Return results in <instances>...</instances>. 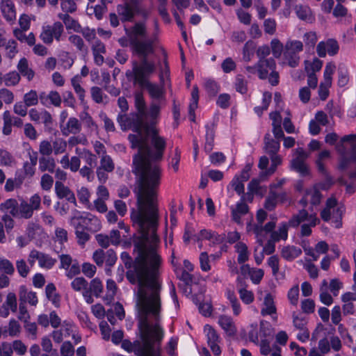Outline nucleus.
<instances>
[{
	"label": "nucleus",
	"instance_id": "obj_1",
	"mask_svg": "<svg viewBox=\"0 0 356 356\" xmlns=\"http://www.w3.org/2000/svg\"><path fill=\"white\" fill-rule=\"evenodd\" d=\"M140 235L134 241V248L138 251L135 257V270H129L126 277L131 284H138L139 309H149L152 316H159L161 310V283L159 282L161 257L155 248L146 247L149 241L147 231L138 228Z\"/></svg>",
	"mask_w": 356,
	"mask_h": 356
},
{
	"label": "nucleus",
	"instance_id": "obj_2",
	"mask_svg": "<svg viewBox=\"0 0 356 356\" xmlns=\"http://www.w3.org/2000/svg\"><path fill=\"white\" fill-rule=\"evenodd\" d=\"M151 145L147 137L142 133L143 143L136 147L138 152L133 157L132 172L137 177L138 186H160L162 170L159 165L153 163L161 161L166 148V141L159 135L157 129L151 133Z\"/></svg>",
	"mask_w": 356,
	"mask_h": 356
},
{
	"label": "nucleus",
	"instance_id": "obj_3",
	"mask_svg": "<svg viewBox=\"0 0 356 356\" xmlns=\"http://www.w3.org/2000/svg\"><path fill=\"white\" fill-rule=\"evenodd\" d=\"M160 186H138L137 210L131 213V220L134 226L147 231L152 242L159 243L157 234L159 214L156 203L158 191Z\"/></svg>",
	"mask_w": 356,
	"mask_h": 356
},
{
	"label": "nucleus",
	"instance_id": "obj_4",
	"mask_svg": "<svg viewBox=\"0 0 356 356\" xmlns=\"http://www.w3.org/2000/svg\"><path fill=\"white\" fill-rule=\"evenodd\" d=\"M149 309H139L138 315V330L141 343L135 345L136 356H162V342L165 337V330L160 324L159 316H153L154 323L149 322Z\"/></svg>",
	"mask_w": 356,
	"mask_h": 356
},
{
	"label": "nucleus",
	"instance_id": "obj_5",
	"mask_svg": "<svg viewBox=\"0 0 356 356\" xmlns=\"http://www.w3.org/2000/svg\"><path fill=\"white\" fill-rule=\"evenodd\" d=\"M124 31L129 40V44L133 54L143 58H147L154 51V40L147 39L139 40L138 37L145 38L147 35V28L144 22L135 23L130 28H124Z\"/></svg>",
	"mask_w": 356,
	"mask_h": 356
},
{
	"label": "nucleus",
	"instance_id": "obj_6",
	"mask_svg": "<svg viewBox=\"0 0 356 356\" xmlns=\"http://www.w3.org/2000/svg\"><path fill=\"white\" fill-rule=\"evenodd\" d=\"M146 115L139 113H131L129 115L126 113H119L117 117V121L119 123L121 129L123 131L131 129L135 134L128 135V140L131 144V148L136 149L139 144L143 143L142 132L145 122L144 118Z\"/></svg>",
	"mask_w": 356,
	"mask_h": 356
},
{
	"label": "nucleus",
	"instance_id": "obj_7",
	"mask_svg": "<svg viewBox=\"0 0 356 356\" xmlns=\"http://www.w3.org/2000/svg\"><path fill=\"white\" fill-rule=\"evenodd\" d=\"M156 71V65L154 61L149 60L147 58H143L138 63L133 62L132 72L130 74L133 76L134 84L139 86L149 81L151 76Z\"/></svg>",
	"mask_w": 356,
	"mask_h": 356
},
{
	"label": "nucleus",
	"instance_id": "obj_8",
	"mask_svg": "<svg viewBox=\"0 0 356 356\" xmlns=\"http://www.w3.org/2000/svg\"><path fill=\"white\" fill-rule=\"evenodd\" d=\"M63 31L64 26L63 24L60 22H56L52 25L43 26L40 38L44 43L50 44L53 42L54 39L59 42Z\"/></svg>",
	"mask_w": 356,
	"mask_h": 356
},
{
	"label": "nucleus",
	"instance_id": "obj_9",
	"mask_svg": "<svg viewBox=\"0 0 356 356\" xmlns=\"http://www.w3.org/2000/svg\"><path fill=\"white\" fill-rule=\"evenodd\" d=\"M117 12L122 22H132L139 8L136 0H131L117 6Z\"/></svg>",
	"mask_w": 356,
	"mask_h": 356
},
{
	"label": "nucleus",
	"instance_id": "obj_10",
	"mask_svg": "<svg viewBox=\"0 0 356 356\" xmlns=\"http://www.w3.org/2000/svg\"><path fill=\"white\" fill-rule=\"evenodd\" d=\"M75 227L86 229L90 232H95L100 229L101 222L99 220L90 213H86L85 216L76 222Z\"/></svg>",
	"mask_w": 356,
	"mask_h": 356
},
{
	"label": "nucleus",
	"instance_id": "obj_11",
	"mask_svg": "<svg viewBox=\"0 0 356 356\" xmlns=\"http://www.w3.org/2000/svg\"><path fill=\"white\" fill-rule=\"evenodd\" d=\"M258 76L260 79H266L269 72L276 69V62L274 58L259 59L257 63Z\"/></svg>",
	"mask_w": 356,
	"mask_h": 356
},
{
	"label": "nucleus",
	"instance_id": "obj_12",
	"mask_svg": "<svg viewBox=\"0 0 356 356\" xmlns=\"http://www.w3.org/2000/svg\"><path fill=\"white\" fill-rule=\"evenodd\" d=\"M29 257L33 259H37L38 261V264L41 268H47L48 270L51 269L56 263V259L52 258L47 254L39 252L35 249L31 251Z\"/></svg>",
	"mask_w": 356,
	"mask_h": 356
},
{
	"label": "nucleus",
	"instance_id": "obj_13",
	"mask_svg": "<svg viewBox=\"0 0 356 356\" xmlns=\"http://www.w3.org/2000/svg\"><path fill=\"white\" fill-rule=\"evenodd\" d=\"M218 323L227 336L234 337L236 334L237 329L231 316L220 315L218 318Z\"/></svg>",
	"mask_w": 356,
	"mask_h": 356
},
{
	"label": "nucleus",
	"instance_id": "obj_14",
	"mask_svg": "<svg viewBox=\"0 0 356 356\" xmlns=\"http://www.w3.org/2000/svg\"><path fill=\"white\" fill-rule=\"evenodd\" d=\"M0 9L4 19L8 22H13L16 19V10L11 0H1Z\"/></svg>",
	"mask_w": 356,
	"mask_h": 356
},
{
	"label": "nucleus",
	"instance_id": "obj_15",
	"mask_svg": "<svg viewBox=\"0 0 356 356\" xmlns=\"http://www.w3.org/2000/svg\"><path fill=\"white\" fill-rule=\"evenodd\" d=\"M249 211V207L245 202L244 195L241 196V201L237 202L236 208L232 210L231 216L232 220L240 224L241 222V216H245Z\"/></svg>",
	"mask_w": 356,
	"mask_h": 356
},
{
	"label": "nucleus",
	"instance_id": "obj_16",
	"mask_svg": "<svg viewBox=\"0 0 356 356\" xmlns=\"http://www.w3.org/2000/svg\"><path fill=\"white\" fill-rule=\"evenodd\" d=\"M19 204L17 200L9 198L0 204V209L3 212H9L13 218H19Z\"/></svg>",
	"mask_w": 356,
	"mask_h": 356
},
{
	"label": "nucleus",
	"instance_id": "obj_17",
	"mask_svg": "<svg viewBox=\"0 0 356 356\" xmlns=\"http://www.w3.org/2000/svg\"><path fill=\"white\" fill-rule=\"evenodd\" d=\"M62 134L67 136L70 134H76L81 130V125L77 118H70L65 127H60Z\"/></svg>",
	"mask_w": 356,
	"mask_h": 356
},
{
	"label": "nucleus",
	"instance_id": "obj_18",
	"mask_svg": "<svg viewBox=\"0 0 356 356\" xmlns=\"http://www.w3.org/2000/svg\"><path fill=\"white\" fill-rule=\"evenodd\" d=\"M263 304L264 307L261 310V314L262 316H272L277 314L274 298L271 293H268L265 296Z\"/></svg>",
	"mask_w": 356,
	"mask_h": 356
},
{
	"label": "nucleus",
	"instance_id": "obj_19",
	"mask_svg": "<svg viewBox=\"0 0 356 356\" xmlns=\"http://www.w3.org/2000/svg\"><path fill=\"white\" fill-rule=\"evenodd\" d=\"M199 102V89L197 85L193 86L191 91V99L188 106V115L191 121L195 120V110Z\"/></svg>",
	"mask_w": 356,
	"mask_h": 356
},
{
	"label": "nucleus",
	"instance_id": "obj_20",
	"mask_svg": "<svg viewBox=\"0 0 356 356\" xmlns=\"http://www.w3.org/2000/svg\"><path fill=\"white\" fill-rule=\"evenodd\" d=\"M140 87L142 88H145L152 99H159L163 95V86H161L156 83L148 81Z\"/></svg>",
	"mask_w": 356,
	"mask_h": 356
},
{
	"label": "nucleus",
	"instance_id": "obj_21",
	"mask_svg": "<svg viewBox=\"0 0 356 356\" xmlns=\"http://www.w3.org/2000/svg\"><path fill=\"white\" fill-rule=\"evenodd\" d=\"M58 17L63 20L67 30H74L75 32L81 31V26L79 22L73 19L69 14L59 13Z\"/></svg>",
	"mask_w": 356,
	"mask_h": 356
},
{
	"label": "nucleus",
	"instance_id": "obj_22",
	"mask_svg": "<svg viewBox=\"0 0 356 356\" xmlns=\"http://www.w3.org/2000/svg\"><path fill=\"white\" fill-rule=\"evenodd\" d=\"M265 151L269 156L277 155V153L280 148V144L278 140L272 138L269 134L264 136Z\"/></svg>",
	"mask_w": 356,
	"mask_h": 356
},
{
	"label": "nucleus",
	"instance_id": "obj_23",
	"mask_svg": "<svg viewBox=\"0 0 356 356\" xmlns=\"http://www.w3.org/2000/svg\"><path fill=\"white\" fill-rule=\"evenodd\" d=\"M301 254V249L294 245L284 246L281 251V256L289 261L298 257Z\"/></svg>",
	"mask_w": 356,
	"mask_h": 356
},
{
	"label": "nucleus",
	"instance_id": "obj_24",
	"mask_svg": "<svg viewBox=\"0 0 356 356\" xmlns=\"http://www.w3.org/2000/svg\"><path fill=\"white\" fill-rule=\"evenodd\" d=\"M236 252L238 254L237 261L239 264H244L249 259L248 246L243 242H238L234 246Z\"/></svg>",
	"mask_w": 356,
	"mask_h": 356
},
{
	"label": "nucleus",
	"instance_id": "obj_25",
	"mask_svg": "<svg viewBox=\"0 0 356 356\" xmlns=\"http://www.w3.org/2000/svg\"><path fill=\"white\" fill-rule=\"evenodd\" d=\"M17 69L23 76H26L29 81L33 79L35 72L29 67L28 60L26 58L19 60L17 64Z\"/></svg>",
	"mask_w": 356,
	"mask_h": 356
},
{
	"label": "nucleus",
	"instance_id": "obj_26",
	"mask_svg": "<svg viewBox=\"0 0 356 356\" xmlns=\"http://www.w3.org/2000/svg\"><path fill=\"white\" fill-rule=\"evenodd\" d=\"M56 288L54 284L49 283L45 287V293L47 298L51 301L52 304L58 307L60 306V296L56 292Z\"/></svg>",
	"mask_w": 356,
	"mask_h": 356
},
{
	"label": "nucleus",
	"instance_id": "obj_27",
	"mask_svg": "<svg viewBox=\"0 0 356 356\" xmlns=\"http://www.w3.org/2000/svg\"><path fill=\"white\" fill-rule=\"evenodd\" d=\"M309 213L307 210L302 209L298 211V213L293 215L289 220V226L296 228L298 227L300 224L307 220H308Z\"/></svg>",
	"mask_w": 356,
	"mask_h": 356
},
{
	"label": "nucleus",
	"instance_id": "obj_28",
	"mask_svg": "<svg viewBox=\"0 0 356 356\" xmlns=\"http://www.w3.org/2000/svg\"><path fill=\"white\" fill-rule=\"evenodd\" d=\"M56 163L53 158L42 156L39 159V169L41 172L48 171L54 173L55 171Z\"/></svg>",
	"mask_w": 356,
	"mask_h": 356
},
{
	"label": "nucleus",
	"instance_id": "obj_29",
	"mask_svg": "<svg viewBox=\"0 0 356 356\" xmlns=\"http://www.w3.org/2000/svg\"><path fill=\"white\" fill-rule=\"evenodd\" d=\"M291 165L293 169L299 172L302 176L305 177L309 174V168L302 159L299 157L293 159Z\"/></svg>",
	"mask_w": 356,
	"mask_h": 356
},
{
	"label": "nucleus",
	"instance_id": "obj_30",
	"mask_svg": "<svg viewBox=\"0 0 356 356\" xmlns=\"http://www.w3.org/2000/svg\"><path fill=\"white\" fill-rule=\"evenodd\" d=\"M204 332L206 333L208 345L220 343V337L216 330L211 325L208 324L205 325Z\"/></svg>",
	"mask_w": 356,
	"mask_h": 356
},
{
	"label": "nucleus",
	"instance_id": "obj_31",
	"mask_svg": "<svg viewBox=\"0 0 356 356\" xmlns=\"http://www.w3.org/2000/svg\"><path fill=\"white\" fill-rule=\"evenodd\" d=\"M274 329L270 322L261 321L259 334L261 339H268L273 335Z\"/></svg>",
	"mask_w": 356,
	"mask_h": 356
},
{
	"label": "nucleus",
	"instance_id": "obj_32",
	"mask_svg": "<svg viewBox=\"0 0 356 356\" xmlns=\"http://www.w3.org/2000/svg\"><path fill=\"white\" fill-rule=\"evenodd\" d=\"M34 210L32 209L31 206L25 201L22 200L19 204V213L20 218L29 219L33 215Z\"/></svg>",
	"mask_w": 356,
	"mask_h": 356
},
{
	"label": "nucleus",
	"instance_id": "obj_33",
	"mask_svg": "<svg viewBox=\"0 0 356 356\" xmlns=\"http://www.w3.org/2000/svg\"><path fill=\"white\" fill-rule=\"evenodd\" d=\"M234 87L236 92L245 95L248 92V81L242 74H237L235 79Z\"/></svg>",
	"mask_w": 356,
	"mask_h": 356
},
{
	"label": "nucleus",
	"instance_id": "obj_34",
	"mask_svg": "<svg viewBox=\"0 0 356 356\" xmlns=\"http://www.w3.org/2000/svg\"><path fill=\"white\" fill-rule=\"evenodd\" d=\"M70 43L75 46L78 51L83 54H87L88 47L85 45L82 38L78 35H72L68 38Z\"/></svg>",
	"mask_w": 356,
	"mask_h": 356
},
{
	"label": "nucleus",
	"instance_id": "obj_35",
	"mask_svg": "<svg viewBox=\"0 0 356 356\" xmlns=\"http://www.w3.org/2000/svg\"><path fill=\"white\" fill-rule=\"evenodd\" d=\"M135 99V107L137 111L136 113H139L140 114H143L147 115L146 111V103L144 99V97L142 93L137 92L134 96Z\"/></svg>",
	"mask_w": 356,
	"mask_h": 356
},
{
	"label": "nucleus",
	"instance_id": "obj_36",
	"mask_svg": "<svg viewBox=\"0 0 356 356\" xmlns=\"http://www.w3.org/2000/svg\"><path fill=\"white\" fill-rule=\"evenodd\" d=\"M20 75L16 71H12L5 74L4 83L6 86H15L20 81Z\"/></svg>",
	"mask_w": 356,
	"mask_h": 356
},
{
	"label": "nucleus",
	"instance_id": "obj_37",
	"mask_svg": "<svg viewBox=\"0 0 356 356\" xmlns=\"http://www.w3.org/2000/svg\"><path fill=\"white\" fill-rule=\"evenodd\" d=\"M279 197V194L276 192L270 191L269 195L266 198L264 202V208L269 211H273L277 205V198Z\"/></svg>",
	"mask_w": 356,
	"mask_h": 356
},
{
	"label": "nucleus",
	"instance_id": "obj_38",
	"mask_svg": "<svg viewBox=\"0 0 356 356\" xmlns=\"http://www.w3.org/2000/svg\"><path fill=\"white\" fill-rule=\"evenodd\" d=\"M87 289L91 291L93 296L99 297L103 291V284L102 281L97 277L92 279Z\"/></svg>",
	"mask_w": 356,
	"mask_h": 356
},
{
	"label": "nucleus",
	"instance_id": "obj_39",
	"mask_svg": "<svg viewBox=\"0 0 356 356\" xmlns=\"http://www.w3.org/2000/svg\"><path fill=\"white\" fill-rule=\"evenodd\" d=\"M255 44L252 40L245 42L243 48V57L244 60L250 61L254 55Z\"/></svg>",
	"mask_w": 356,
	"mask_h": 356
},
{
	"label": "nucleus",
	"instance_id": "obj_40",
	"mask_svg": "<svg viewBox=\"0 0 356 356\" xmlns=\"http://www.w3.org/2000/svg\"><path fill=\"white\" fill-rule=\"evenodd\" d=\"M178 341L177 337H172L167 343L165 349L169 356H177Z\"/></svg>",
	"mask_w": 356,
	"mask_h": 356
},
{
	"label": "nucleus",
	"instance_id": "obj_41",
	"mask_svg": "<svg viewBox=\"0 0 356 356\" xmlns=\"http://www.w3.org/2000/svg\"><path fill=\"white\" fill-rule=\"evenodd\" d=\"M325 43L326 44V49L329 56H334L338 54L339 45L336 39L329 38Z\"/></svg>",
	"mask_w": 356,
	"mask_h": 356
},
{
	"label": "nucleus",
	"instance_id": "obj_42",
	"mask_svg": "<svg viewBox=\"0 0 356 356\" xmlns=\"http://www.w3.org/2000/svg\"><path fill=\"white\" fill-rule=\"evenodd\" d=\"M204 87L207 94L211 97L216 96L220 90L219 84L213 79L207 80Z\"/></svg>",
	"mask_w": 356,
	"mask_h": 356
},
{
	"label": "nucleus",
	"instance_id": "obj_43",
	"mask_svg": "<svg viewBox=\"0 0 356 356\" xmlns=\"http://www.w3.org/2000/svg\"><path fill=\"white\" fill-rule=\"evenodd\" d=\"M244 182L240 179L238 175H236L230 182V185L232 186L236 193L239 195H244L245 186Z\"/></svg>",
	"mask_w": 356,
	"mask_h": 356
},
{
	"label": "nucleus",
	"instance_id": "obj_44",
	"mask_svg": "<svg viewBox=\"0 0 356 356\" xmlns=\"http://www.w3.org/2000/svg\"><path fill=\"white\" fill-rule=\"evenodd\" d=\"M238 293L241 300L245 305L251 304L254 300L253 292L251 291H248L245 288L239 289Z\"/></svg>",
	"mask_w": 356,
	"mask_h": 356
},
{
	"label": "nucleus",
	"instance_id": "obj_45",
	"mask_svg": "<svg viewBox=\"0 0 356 356\" xmlns=\"http://www.w3.org/2000/svg\"><path fill=\"white\" fill-rule=\"evenodd\" d=\"M335 67V65L331 63H328L325 65L323 72V77L325 83L326 85H327V86H330L332 84V75L334 72Z\"/></svg>",
	"mask_w": 356,
	"mask_h": 356
},
{
	"label": "nucleus",
	"instance_id": "obj_46",
	"mask_svg": "<svg viewBox=\"0 0 356 356\" xmlns=\"http://www.w3.org/2000/svg\"><path fill=\"white\" fill-rule=\"evenodd\" d=\"M24 102L27 106H35L38 102V97L35 90H31L24 96Z\"/></svg>",
	"mask_w": 356,
	"mask_h": 356
},
{
	"label": "nucleus",
	"instance_id": "obj_47",
	"mask_svg": "<svg viewBox=\"0 0 356 356\" xmlns=\"http://www.w3.org/2000/svg\"><path fill=\"white\" fill-rule=\"evenodd\" d=\"M71 190L65 186L61 181H56L55 183V192L59 199H63L67 197V194H70Z\"/></svg>",
	"mask_w": 356,
	"mask_h": 356
},
{
	"label": "nucleus",
	"instance_id": "obj_48",
	"mask_svg": "<svg viewBox=\"0 0 356 356\" xmlns=\"http://www.w3.org/2000/svg\"><path fill=\"white\" fill-rule=\"evenodd\" d=\"M88 231L75 227V234L79 245H83L90 240Z\"/></svg>",
	"mask_w": 356,
	"mask_h": 356
},
{
	"label": "nucleus",
	"instance_id": "obj_49",
	"mask_svg": "<svg viewBox=\"0 0 356 356\" xmlns=\"http://www.w3.org/2000/svg\"><path fill=\"white\" fill-rule=\"evenodd\" d=\"M52 147L54 153L56 155L62 154L66 150L67 142L60 138H56V140L53 142Z\"/></svg>",
	"mask_w": 356,
	"mask_h": 356
},
{
	"label": "nucleus",
	"instance_id": "obj_50",
	"mask_svg": "<svg viewBox=\"0 0 356 356\" xmlns=\"http://www.w3.org/2000/svg\"><path fill=\"white\" fill-rule=\"evenodd\" d=\"M286 51L289 52H296L298 54L303 50L302 42L300 40H292L286 42L285 45Z\"/></svg>",
	"mask_w": 356,
	"mask_h": 356
},
{
	"label": "nucleus",
	"instance_id": "obj_51",
	"mask_svg": "<svg viewBox=\"0 0 356 356\" xmlns=\"http://www.w3.org/2000/svg\"><path fill=\"white\" fill-rule=\"evenodd\" d=\"M3 304L8 307L12 312H16L17 309V302L15 293L13 292L8 293Z\"/></svg>",
	"mask_w": 356,
	"mask_h": 356
},
{
	"label": "nucleus",
	"instance_id": "obj_52",
	"mask_svg": "<svg viewBox=\"0 0 356 356\" xmlns=\"http://www.w3.org/2000/svg\"><path fill=\"white\" fill-rule=\"evenodd\" d=\"M88 282L82 277H76L72 282V288L76 291H85L88 288Z\"/></svg>",
	"mask_w": 356,
	"mask_h": 356
},
{
	"label": "nucleus",
	"instance_id": "obj_53",
	"mask_svg": "<svg viewBox=\"0 0 356 356\" xmlns=\"http://www.w3.org/2000/svg\"><path fill=\"white\" fill-rule=\"evenodd\" d=\"M349 82V73L347 69H339L338 71L337 85L340 88L345 87Z\"/></svg>",
	"mask_w": 356,
	"mask_h": 356
},
{
	"label": "nucleus",
	"instance_id": "obj_54",
	"mask_svg": "<svg viewBox=\"0 0 356 356\" xmlns=\"http://www.w3.org/2000/svg\"><path fill=\"white\" fill-rule=\"evenodd\" d=\"M120 259L124 264V266L129 270H135V259L133 260L129 253L124 251L120 254Z\"/></svg>",
	"mask_w": 356,
	"mask_h": 356
},
{
	"label": "nucleus",
	"instance_id": "obj_55",
	"mask_svg": "<svg viewBox=\"0 0 356 356\" xmlns=\"http://www.w3.org/2000/svg\"><path fill=\"white\" fill-rule=\"evenodd\" d=\"M299 291L298 285L293 286L288 291L287 298L290 303L293 306L297 305L298 302Z\"/></svg>",
	"mask_w": 356,
	"mask_h": 356
},
{
	"label": "nucleus",
	"instance_id": "obj_56",
	"mask_svg": "<svg viewBox=\"0 0 356 356\" xmlns=\"http://www.w3.org/2000/svg\"><path fill=\"white\" fill-rule=\"evenodd\" d=\"M200 268L203 272H208L211 270L209 256L207 252H202L199 257Z\"/></svg>",
	"mask_w": 356,
	"mask_h": 356
},
{
	"label": "nucleus",
	"instance_id": "obj_57",
	"mask_svg": "<svg viewBox=\"0 0 356 356\" xmlns=\"http://www.w3.org/2000/svg\"><path fill=\"white\" fill-rule=\"evenodd\" d=\"M284 56H285L286 60L288 62V65L290 67H296L299 65L300 56L298 55L297 53H296L294 51H293V52L285 51Z\"/></svg>",
	"mask_w": 356,
	"mask_h": 356
},
{
	"label": "nucleus",
	"instance_id": "obj_58",
	"mask_svg": "<svg viewBox=\"0 0 356 356\" xmlns=\"http://www.w3.org/2000/svg\"><path fill=\"white\" fill-rule=\"evenodd\" d=\"M60 7L63 12L65 13H73L76 9L77 6L74 0H64L60 3Z\"/></svg>",
	"mask_w": 356,
	"mask_h": 356
},
{
	"label": "nucleus",
	"instance_id": "obj_59",
	"mask_svg": "<svg viewBox=\"0 0 356 356\" xmlns=\"http://www.w3.org/2000/svg\"><path fill=\"white\" fill-rule=\"evenodd\" d=\"M99 168H102L107 172H111L114 170V163L110 156L106 155L102 156L101 159V165Z\"/></svg>",
	"mask_w": 356,
	"mask_h": 356
},
{
	"label": "nucleus",
	"instance_id": "obj_60",
	"mask_svg": "<svg viewBox=\"0 0 356 356\" xmlns=\"http://www.w3.org/2000/svg\"><path fill=\"white\" fill-rule=\"evenodd\" d=\"M267 264L272 269V273L276 276L280 270V260L277 255L270 256L267 261Z\"/></svg>",
	"mask_w": 356,
	"mask_h": 356
},
{
	"label": "nucleus",
	"instance_id": "obj_61",
	"mask_svg": "<svg viewBox=\"0 0 356 356\" xmlns=\"http://www.w3.org/2000/svg\"><path fill=\"white\" fill-rule=\"evenodd\" d=\"M210 162L214 165H220L226 161V156L222 152H216L210 154Z\"/></svg>",
	"mask_w": 356,
	"mask_h": 356
},
{
	"label": "nucleus",
	"instance_id": "obj_62",
	"mask_svg": "<svg viewBox=\"0 0 356 356\" xmlns=\"http://www.w3.org/2000/svg\"><path fill=\"white\" fill-rule=\"evenodd\" d=\"M0 270L5 275H13L15 272L13 264L8 259H4L0 261Z\"/></svg>",
	"mask_w": 356,
	"mask_h": 356
},
{
	"label": "nucleus",
	"instance_id": "obj_63",
	"mask_svg": "<svg viewBox=\"0 0 356 356\" xmlns=\"http://www.w3.org/2000/svg\"><path fill=\"white\" fill-rule=\"evenodd\" d=\"M272 53L275 58H280L283 51V44L278 39H273L270 42Z\"/></svg>",
	"mask_w": 356,
	"mask_h": 356
},
{
	"label": "nucleus",
	"instance_id": "obj_64",
	"mask_svg": "<svg viewBox=\"0 0 356 356\" xmlns=\"http://www.w3.org/2000/svg\"><path fill=\"white\" fill-rule=\"evenodd\" d=\"M21 326L17 321L11 318L8 324V335L10 337H16L20 332Z\"/></svg>",
	"mask_w": 356,
	"mask_h": 356
}]
</instances>
